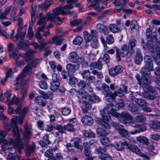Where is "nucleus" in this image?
Segmentation results:
<instances>
[{"mask_svg": "<svg viewBox=\"0 0 160 160\" xmlns=\"http://www.w3.org/2000/svg\"><path fill=\"white\" fill-rule=\"evenodd\" d=\"M14 34V30L12 31V32L9 36L12 40L16 43L19 41L18 43V47L19 49H24L26 52V53L22 54L20 53V56L23 58H26V60L27 62H29L31 59V55L35 53L34 51L30 49L27 46L26 43H24L22 42V40L24 39L26 34L25 32H23L21 33L17 32L15 37H14L13 36Z\"/></svg>", "mask_w": 160, "mask_h": 160, "instance_id": "nucleus-1", "label": "nucleus"}, {"mask_svg": "<svg viewBox=\"0 0 160 160\" xmlns=\"http://www.w3.org/2000/svg\"><path fill=\"white\" fill-rule=\"evenodd\" d=\"M73 7V4H70L65 5L63 7L57 8L53 11V14L48 13L46 16V18L48 20H50L52 21L54 19H56L60 22V23L57 24H60L62 19L59 17H57V16L60 14L64 15L71 14V12L70 10L72 9Z\"/></svg>", "mask_w": 160, "mask_h": 160, "instance_id": "nucleus-2", "label": "nucleus"}, {"mask_svg": "<svg viewBox=\"0 0 160 160\" xmlns=\"http://www.w3.org/2000/svg\"><path fill=\"white\" fill-rule=\"evenodd\" d=\"M41 60L40 58L36 59L31 64H28L26 66L21 73L17 78L15 84L17 87H18L19 86L24 87V83H23L22 80L26 76V73L30 71L32 68H36L38 65Z\"/></svg>", "mask_w": 160, "mask_h": 160, "instance_id": "nucleus-3", "label": "nucleus"}, {"mask_svg": "<svg viewBox=\"0 0 160 160\" xmlns=\"http://www.w3.org/2000/svg\"><path fill=\"white\" fill-rule=\"evenodd\" d=\"M28 109L27 108H24L21 111L20 117L15 116L11 119V122L12 126V128L13 129V132L17 134L18 137H19V131L17 122H18V124L20 125L22 124L23 118L25 114L28 112Z\"/></svg>", "mask_w": 160, "mask_h": 160, "instance_id": "nucleus-4", "label": "nucleus"}, {"mask_svg": "<svg viewBox=\"0 0 160 160\" xmlns=\"http://www.w3.org/2000/svg\"><path fill=\"white\" fill-rule=\"evenodd\" d=\"M158 45H156L153 41L148 42V48L152 52L156 54V57L154 58L156 63L160 65V38L158 40Z\"/></svg>", "mask_w": 160, "mask_h": 160, "instance_id": "nucleus-5", "label": "nucleus"}, {"mask_svg": "<svg viewBox=\"0 0 160 160\" xmlns=\"http://www.w3.org/2000/svg\"><path fill=\"white\" fill-rule=\"evenodd\" d=\"M40 17L41 18L40 20L38 22V24L40 26L38 28V32L35 34V37L40 43H42L44 41V39L42 37V36L40 32H43L46 24V19L43 18V14L40 13Z\"/></svg>", "mask_w": 160, "mask_h": 160, "instance_id": "nucleus-6", "label": "nucleus"}, {"mask_svg": "<svg viewBox=\"0 0 160 160\" xmlns=\"http://www.w3.org/2000/svg\"><path fill=\"white\" fill-rule=\"evenodd\" d=\"M116 57L118 58V61H119L120 57H124L128 56L129 54H132L134 52V50H132L127 44H124L121 47L119 51V49L116 48Z\"/></svg>", "mask_w": 160, "mask_h": 160, "instance_id": "nucleus-7", "label": "nucleus"}, {"mask_svg": "<svg viewBox=\"0 0 160 160\" xmlns=\"http://www.w3.org/2000/svg\"><path fill=\"white\" fill-rule=\"evenodd\" d=\"M142 87L145 91L143 93V95L145 98L152 100H153L156 98V97L155 95L150 94L149 93L145 91L146 90L149 92L153 94L155 92V91L154 88L152 87L148 84H143Z\"/></svg>", "mask_w": 160, "mask_h": 160, "instance_id": "nucleus-8", "label": "nucleus"}, {"mask_svg": "<svg viewBox=\"0 0 160 160\" xmlns=\"http://www.w3.org/2000/svg\"><path fill=\"white\" fill-rule=\"evenodd\" d=\"M115 117L118 118L120 122L125 124L130 123L132 120V117L126 111L122 112L121 114L117 113Z\"/></svg>", "mask_w": 160, "mask_h": 160, "instance_id": "nucleus-9", "label": "nucleus"}, {"mask_svg": "<svg viewBox=\"0 0 160 160\" xmlns=\"http://www.w3.org/2000/svg\"><path fill=\"white\" fill-rule=\"evenodd\" d=\"M141 72L142 76V81H143V83L145 84H150L151 82L152 76L148 69L142 67L141 69Z\"/></svg>", "mask_w": 160, "mask_h": 160, "instance_id": "nucleus-10", "label": "nucleus"}, {"mask_svg": "<svg viewBox=\"0 0 160 160\" xmlns=\"http://www.w3.org/2000/svg\"><path fill=\"white\" fill-rule=\"evenodd\" d=\"M110 118L109 115H102V119L96 118L95 119L96 122L105 128L108 129L110 128V125L108 123V121Z\"/></svg>", "mask_w": 160, "mask_h": 160, "instance_id": "nucleus-11", "label": "nucleus"}, {"mask_svg": "<svg viewBox=\"0 0 160 160\" xmlns=\"http://www.w3.org/2000/svg\"><path fill=\"white\" fill-rule=\"evenodd\" d=\"M146 35L147 38L148 39H150V40H148L147 43V46L148 47V41H153L155 42L156 45H158V40L160 38H157V33L156 32H153L152 35V31L150 28H148L146 31Z\"/></svg>", "mask_w": 160, "mask_h": 160, "instance_id": "nucleus-12", "label": "nucleus"}, {"mask_svg": "<svg viewBox=\"0 0 160 160\" xmlns=\"http://www.w3.org/2000/svg\"><path fill=\"white\" fill-rule=\"evenodd\" d=\"M6 135V133L5 131L0 130V144L2 143L3 144L14 145L15 141H14L11 138H9L7 140H5L4 138Z\"/></svg>", "mask_w": 160, "mask_h": 160, "instance_id": "nucleus-13", "label": "nucleus"}, {"mask_svg": "<svg viewBox=\"0 0 160 160\" xmlns=\"http://www.w3.org/2000/svg\"><path fill=\"white\" fill-rule=\"evenodd\" d=\"M104 64L102 58H100L97 62H93L91 63L90 65V69H92L94 68H96L98 70H101L102 69Z\"/></svg>", "mask_w": 160, "mask_h": 160, "instance_id": "nucleus-14", "label": "nucleus"}, {"mask_svg": "<svg viewBox=\"0 0 160 160\" xmlns=\"http://www.w3.org/2000/svg\"><path fill=\"white\" fill-rule=\"evenodd\" d=\"M117 110L116 107L111 104H108L106 108L104 110V112H108L109 114H111L114 117L117 115L116 110Z\"/></svg>", "mask_w": 160, "mask_h": 160, "instance_id": "nucleus-15", "label": "nucleus"}, {"mask_svg": "<svg viewBox=\"0 0 160 160\" xmlns=\"http://www.w3.org/2000/svg\"><path fill=\"white\" fill-rule=\"evenodd\" d=\"M13 133L15 135L14 137H15L16 139L15 144L14 145L15 146V149L17 151L19 154H21L22 153L21 149L23 148V146L21 144L19 145V142H20V133L19 134V137H18L17 134L13 132Z\"/></svg>", "mask_w": 160, "mask_h": 160, "instance_id": "nucleus-16", "label": "nucleus"}, {"mask_svg": "<svg viewBox=\"0 0 160 160\" xmlns=\"http://www.w3.org/2000/svg\"><path fill=\"white\" fill-rule=\"evenodd\" d=\"M144 58L146 66L144 67L147 68L149 71V70H152L153 68V66L151 57L148 55H145Z\"/></svg>", "mask_w": 160, "mask_h": 160, "instance_id": "nucleus-17", "label": "nucleus"}, {"mask_svg": "<svg viewBox=\"0 0 160 160\" xmlns=\"http://www.w3.org/2000/svg\"><path fill=\"white\" fill-rule=\"evenodd\" d=\"M97 30L99 32L103 33L106 35H107L109 34V31L106 26L102 24L99 23L96 26Z\"/></svg>", "mask_w": 160, "mask_h": 160, "instance_id": "nucleus-18", "label": "nucleus"}, {"mask_svg": "<svg viewBox=\"0 0 160 160\" xmlns=\"http://www.w3.org/2000/svg\"><path fill=\"white\" fill-rule=\"evenodd\" d=\"M68 59L72 63H76L79 60V57L75 52H70L68 55Z\"/></svg>", "mask_w": 160, "mask_h": 160, "instance_id": "nucleus-19", "label": "nucleus"}, {"mask_svg": "<svg viewBox=\"0 0 160 160\" xmlns=\"http://www.w3.org/2000/svg\"><path fill=\"white\" fill-rule=\"evenodd\" d=\"M0 118L2 120H5L4 122V125L5 126V129L8 132L12 128V124L10 125L9 124L7 121H8V118L3 114V113H0Z\"/></svg>", "mask_w": 160, "mask_h": 160, "instance_id": "nucleus-20", "label": "nucleus"}, {"mask_svg": "<svg viewBox=\"0 0 160 160\" xmlns=\"http://www.w3.org/2000/svg\"><path fill=\"white\" fill-rule=\"evenodd\" d=\"M102 89L103 90L102 93L106 97L110 96L111 98V91L109 90V87L105 83H103L101 86Z\"/></svg>", "mask_w": 160, "mask_h": 160, "instance_id": "nucleus-21", "label": "nucleus"}, {"mask_svg": "<svg viewBox=\"0 0 160 160\" xmlns=\"http://www.w3.org/2000/svg\"><path fill=\"white\" fill-rule=\"evenodd\" d=\"M108 28L109 31V33L111 31L113 33H116L122 31L118 26L115 23L110 24L108 26Z\"/></svg>", "mask_w": 160, "mask_h": 160, "instance_id": "nucleus-22", "label": "nucleus"}, {"mask_svg": "<svg viewBox=\"0 0 160 160\" xmlns=\"http://www.w3.org/2000/svg\"><path fill=\"white\" fill-rule=\"evenodd\" d=\"M62 39L60 37L57 36L53 37L50 40L48 43V44L53 43L57 45H60L62 43Z\"/></svg>", "mask_w": 160, "mask_h": 160, "instance_id": "nucleus-23", "label": "nucleus"}, {"mask_svg": "<svg viewBox=\"0 0 160 160\" xmlns=\"http://www.w3.org/2000/svg\"><path fill=\"white\" fill-rule=\"evenodd\" d=\"M128 143L125 141H120L116 142L114 145L115 148L117 150L121 151L123 150L125 146H128Z\"/></svg>", "mask_w": 160, "mask_h": 160, "instance_id": "nucleus-24", "label": "nucleus"}, {"mask_svg": "<svg viewBox=\"0 0 160 160\" xmlns=\"http://www.w3.org/2000/svg\"><path fill=\"white\" fill-rule=\"evenodd\" d=\"M134 128L135 132L133 133V134L144 131L146 130L147 127L146 126L144 125L137 124L134 126Z\"/></svg>", "mask_w": 160, "mask_h": 160, "instance_id": "nucleus-25", "label": "nucleus"}, {"mask_svg": "<svg viewBox=\"0 0 160 160\" xmlns=\"http://www.w3.org/2000/svg\"><path fill=\"white\" fill-rule=\"evenodd\" d=\"M82 123L84 124L90 125L92 123L93 119L90 116H85L82 118Z\"/></svg>", "mask_w": 160, "mask_h": 160, "instance_id": "nucleus-26", "label": "nucleus"}, {"mask_svg": "<svg viewBox=\"0 0 160 160\" xmlns=\"http://www.w3.org/2000/svg\"><path fill=\"white\" fill-rule=\"evenodd\" d=\"M89 7H92L93 9L98 12H101L102 10L105 9V8L103 6L100 7L98 3H95L90 4L89 6Z\"/></svg>", "mask_w": 160, "mask_h": 160, "instance_id": "nucleus-27", "label": "nucleus"}, {"mask_svg": "<svg viewBox=\"0 0 160 160\" xmlns=\"http://www.w3.org/2000/svg\"><path fill=\"white\" fill-rule=\"evenodd\" d=\"M22 102V100L20 98H18L16 96H14L8 102V104L11 105L17 104L18 105H21Z\"/></svg>", "mask_w": 160, "mask_h": 160, "instance_id": "nucleus-28", "label": "nucleus"}, {"mask_svg": "<svg viewBox=\"0 0 160 160\" xmlns=\"http://www.w3.org/2000/svg\"><path fill=\"white\" fill-rule=\"evenodd\" d=\"M143 59L142 56L141 54V51H138L134 57L135 62L137 64H140Z\"/></svg>", "mask_w": 160, "mask_h": 160, "instance_id": "nucleus-29", "label": "nucleus"}, {"mask_svg": "<svg viewBox=\"0 0 160 160\" xmlns=\"http://www.w3.org/2000/svg\"><path fill=\"white\" fill-rule=\"evenodd\" d=\"M25 131L23 134V139L25 140H28L32 135V133L30 130L28 128L27 125H26L24 127Z\"/></svg>", "mask_w": 160, "mask_h": 160, "instance_id": "nucleus-30", "label": "nucleus"}, {"mask_svg": "<svg viewBox=\"0 0 160 160\" xmlns=\"http://www.w3.org/2000/svg\"><path fill=\"white\" fill-rule=\"evenodd\" d=\"M124 96V92L122 90V88H119L117 91H115L111 94V98L113 99L117 96H118L119 97H123Z\"/></svg>", "mask_w": 160, "mask_h": 160, "instance_id": "nucleus-31", "label": "nucleus"}, {"mask_svg": "<svg viewBox=\"0 0 160 160\" xmlns=\"http://www.w3.org/2000/svg\"><path fill=\"white\" fill-rule=\"evenodd\" d=\"M30 44L33 46L35 49H38L39 51H41L44 48V47L47 45V43L46 42H42L41 43V44L40 45H39L36 43L32 42L30 43Z\"/></svg>", "mask_w": 160, "mask_h": 160, "instance_id": "nucleus-32", "label": "nucleus"}, {"mask_svg": "<svg viewBox=\"0 0 160 160\" xmlns=\"http://www.w3.org/2000/svg\"><path fill=\"white\" fill-rule=\"evenodd\" d=\"M80 23V21L79 20H74L71 22L70 24L72 27H74L77 26V28L74 29L73 31L75 32H77L80 31V28L79 27V24Z\"/></svg>", "mask_w": 160, "mask_h": 160, "instance_id": "nucleus-33", "label": "nucleus"}, {"mask_svg": "<svg viewBox=\"0 0 160 160\" xmlns=\"http://www.w3.org/2000/svg\"><path fill=\"white\" fill-rule=\"evenodd\" d=\"M100 141L102 144L105 147H109L112 145L110 143V141L107 137H102L100 139Z\"/></svg>", "mask_w": 160, "mask_h": 160, "instance_id": "nucleus-34", "label": "nucleus"}, {"mask_svg": "<svg viewBox=\"0 0 160 160\" xmlns=\"http://www.w3.org/2000/svg\"><path fill=\"white\" fill-rule=\"evenodd\" d=\"M35 101L36 103L44 107L46 105V103L42 97L41 96H38L35 98Z\"/></svg>", "mask_w": 160, "mask_h": 160, "instance_id": "nucleus-35", "label": "nucleus"}, {"mask_svg": "<svg viewBox=\"0 0 160 160\" xmlns=\"http://www.w3.org/2000/svg\"><path fill=\"white\" fill-rule=\"evenodd\" d=\"M137 141L143 144L147 145L148 142L149 140L146 137L143 136H140L136 138Z\"/></svg>", "mask_w": 160, "mask_h": 160, "instance_id": "nucleus-36", "label": "nucleus"}, {"mask_svg": "<svg viewBox=\"0 0 160 160\" xmlns=\"http://www.w3.org/2000/svg\"><path fill=\"white\" fill-rule=\"evenodd\" d=\"M35 149V143L33 142L32 146H30L27 148L26 152V156L27 157L29 156L30 153L33 152L34 151Z\"/></svg>", "mask_w": 160, "mask_h": 160, "instance_id": "nucleus-37", "label": "nucleus"}, {"mask_svg": "<svg viewBox=\"0 0 160 160\" xmlns=\"http://www.w3.org/2000/svg\"><path fill=\"white\" fill-rule=\"evenodd\" d=\"M33 23L32 22H30L28 35L29 39H31L33 37L34 32L32 30Z\"/></svg>", "mask_w": 160, "mask_h": 160, "instance_id": "nucleus-38", "label": "nucleus"}, {"mask_svg": "<svg viewBox=\"0 0 160 160\" xmlns=\"http://www.w3.org/2000/svg\"><path fill=\"white\" fill-rule=\"evenodd\" d=\"M128 147L129 150L137 154H139L141 152L140 149L136 146L128 145Z\"/></svg>", "mask_w": 160, "mask_h": 160, "instance_id": "nucleus-39", "label": "nucleus"}, {"mask_svg": "<svg viewBox=\"0 0 160 160\" xmlns=\"http://www.w3.org/2000/svg\"><path fill=\"white\" fill-rule=\"evenodd\" d=\"M60 86L59 82H51L50 83V89L53 91H55Z\"/></svg>", "mask_w": 160, "mask_h": 160, "instance_id": "nucleus-40", "label": "nucleus"}, {"mask_svg": "<svg viewBox=\"0 0 160 160\" xmlns=\"http://www.w3.org/2000/svg\"><path fill=\"white\" fill-rule=\"evenodd\" d=\"M137 42V41L136 39L132 38L129 40L128 46L132 50H134V48L136 47Z\"/></svg>", "mask_w": 160, "mask_h": 160, "instance_id": "nucleus-41", "label": "nucleus"}, {"mask_svg": "<svg viewBox=\"0 0 160 160\" xmlns=\"http://www.w3.org/2000/svg\"><path fill=\"white\" fill-rule=\"evenodd\" d=\"M81 96L83 102L89 99L90 96L86 92L83 90L81 91Z\"/></svg>", "mask_w": 160, "mask_h": 160, "instance_id": "nucleus-42", "label": "nucleus"}, {"mask_svg": "<svg viewBox=\"0 0 160 160\" xmlns=\"http://www.w3.org/2000/svg\"><path fill=\"white\" fill-rule=\"evenodd\" d=\"M40 94L42 95L43 98L48 99H52L53 98V95L52 92L48 94L42 91Z\"/></svg>", "mask_w": 160, "mask_h": 160, "instance_id": "nucleus-43", "label": "nucleus"}, {"mask_svg": "<svg viewBox=\"0 0 160 160\" xmlns=\"http://www.w3.org/2000/svg\"><path fill=\"white\" fill-rule=\"evenodd\" d=\"M83 37L87 42H90L92 39V37L88 32L84 31L83 32Z\"/></svg>", "mask_w": 160, "mask_h": 160, "instance_id": "nucleus-44", "label": "nucleus"}, {"mask_svg": "<svg viewBox=\"0 0 160 160\" xmlns=\"http://www.w3.org/2000/svg\"><path fill=\"white\" fill-rule=\"evenodd\" d=\"M83 135L86 137L94 138L95 137V134L90 130H84Z\"/></svg>", "mask_w": 160, "mask_h": 160, "instance_id": "nucleus-45", "label": "nucleus"}, {"mask_svg": "<svg viewBox=\"0 0 160 160\" xmlns=\"http://www.w3.org/2000/svg\"><path fill=\"white\" fill-rule=\"evenodd\" d=\"M97 132L100 136L102 137L105 136L108 134V132L105 130L101 128H98Z\"/></svg>", "mask_w": 160, "mask_h": 160, "instance_id": "nucleus-46", "label": "nucleus"}, {"mask_svg": "<svg viewBox=\"0 0 160 160\" xmlns=\"http://www.w3.org/2000/svg\"><path fill=\"white\" fill-rule=\"evenodd\" d=\"M66 68L69 73L71 72L72 73V72H74L75 67L73 64L71 63L67 64Z\"/></svg>", "mask_w": 160, "mask_h": 160, "instance_id": "nucleus-47", "label": "nucleus"}, {"mask_svg": "<svg viewBox=\"0 0 160 160\" xmlns=\"http://www.w3.org/2000/svg\"><path fill=\"white\" fill-rule=\"evenodd\" d=\"M91 36L92 37L93 40H97L98 38V33L96 30H92L91 31Z\"/></svg>", "mask_w": 160, "mask_h": 160, "instance_id": "nucleus-48", "label": "nucleus"}, {"mask_svg": "<svg viewBox=\"0 0 160 160\" xmlns=\"http://www.w3.org/2000/svg\"><path fill=\"white\" fill-rule=\"evenodd\" d=\"M128 109L132 112H135L138 110L137 107L133 103H131L128 105Z\"/></svg>", "mask_w": 160, "mask_h": 160, "instance_id": "nucleus-49", "label": "nucleus"}, {"mask_svg": "<svg viewBox=\"0 0 160 160\" xmlns=\"http://www.w3.org/2000/svg\"><path fill=\"white\" fill-rule=\"evenodd\" d=\"M136 103L141 107H142L146 104V102L144 100L141 99H137L135 100Z\"/></svg>", "mask_w": 160, "mask_h": 160, "instance_id": "nucleus-50", "label": "nucleus"}, {"mask_svg": "<svg viewBox=\"0 0 160 160\" xmlns=\"http://www.w3.org/2000/svg\"><path fill=\"white\" fill-rule=\"evenodd\" d=\"M114 41V39L112 35H108L106 38V42L108 44H112Z\"/></svg>", "mask_w": 160, "mask_h": 160, "instance_id": "nucleus-51", "label": "nucleus"}, {"mask_svg": "<svg viewBox=\"0 0 160 160\" xmlns=\"http://www.w3.org/2000/svg\"><path fill=\"white\" fill-rule=\"evenodd\" d=\"M124 106V103L123 100L122 99H120L118 100V102L116 104L115 107H116V108L117 110L122 108Z\"/></svg>", "mask_w": 160, "mask_h": 160, "instance_id": "nucleus-52", "label": "nucleus"}, {"mask_svg": "<svg viewBox=\"0 0 160 160\" xmlns=\"http://www.w3.org/2000/svg\"><path fill=\"white\" fill-rule=\"evenodd\" d=\"M71 109L65 107L62 110V114L64 116H67L71 112Z\"/></svg>", "mask_w": 160, "mask_h": 160, "instance_id": "nucleus-53", "label": "nucleus"}, {"mask_svg": "<svg viewBox=\"0 0 160 160\" xmlns=\"http://www.w3.org/2000/svg\"><path fill=\"white\" fill-rule=\"evenodd\" d=\"M78 82V79L73 76L69 77V84L71 85L75 84Z\"/></svg>", "mask_w": 160, "mask_h": 160, "instance_id": "nucleus-54", "label": "nucleus"}, {"mask_svg": "<svg viewBox=\"0 0 160 160\" xmlns=\"http://www.w3.org/2000/svg\"><path fill=\"white\" fill-rule=\"evenodd\" d=\"M149 126L151 128L159 129L160 128V124L158 123H154L151 122L149 124Z\"/></svg>", "mask_w": 160, "mask_h": 160, "instance_id": "nucleus-55", "label": "nucleus"}, {"mask_svg": "<svg viewBox=\"0 0 160 160\" xmlns=\"http://www.w3.org/2000/svg\"><path fill=\"white\" fill-rule=\"evenodd\" d=\"M90 72L88 70H85L82 73V78L86 79L90 76Z\"/></svg>", "mask_w": 160, "mask_h": 160, "instance_id": "nucleus-56", "label": "nucleus"}, {"mask_svg": "<svg viewBox=\"0 0 160 160\" xmlns=\"http://www.w3.org/2000/svg\"><path fill=\"white\" fill-rule=\"evenodd\" d=\"M135 120L138 122H144L146 121V118L141 115L137 116L135 117Z\"/></svg>", "mask_w": 160, "mask_h": 160, "instance_id": "nucleus-57", "label": "nucleus"}, {"mask_svg": "<svg viewBox=\"0 0 160 160\" xmlns=\"http://www.w3.org/2000/svg\"><path fill=\"white\" fill-rule=\"evenodd\" d=\"M118 132L123 137H126L128 134L127 131L122 128Z\"/></svg>", "mask_w": 160, "mask_h": 160, "instance_id": "nucleus-58", "label": "nucleus"}, {"mask_svg": "<svg viewBox=\"0 0 160 160\" xmlns=\"http://www.w3.org/2000/svg\"><path fill=\"white\" fill-rule=\"evenodd\" d=\"M90 100L94 103L98 102L100 100L99 97L96 95H93L91 97Z\"/></svg>", "mask_w": 160, "mask_h": 160, "instance_id": "nucleus-59", "label": "nucleus"}, {"mask_svg": "<svg viewBox=\"0 0 160 160\" xmlns=\"http://www.w3.org/2000/svg\"><path fill=\"white\" fill-rule=\"evenodd\" d=\"M39 85L40 88L43 89H46L48 88V85L45 81H41L39 83Z\"/></svg>", "mask_w": 160, "mask_h": 160, "instance_id": "nucleus-60", "label": "nucleus"}, {"mask_svg": "<svg viewBox=\"0 0 160 160\" xmlns=\"http://www.w3.org/2000/svg\"><path fill=\"white\" fill-rule=\"evenodd\" d=\"M64 128L65 130L68 131H73V126L72 124L68 123L67 125L64 126Z\"/></svg>", "mask_w": 160, "mask_h": 160, "instance_id": "nucleus-61", "label": "nucleus"}, {"mask_svg": "<svg viewBox=\"0 0 160 160\" xmlns=\"http://www.w3.org/2000/svg\"><path fill=\"white\" fill-rule=\"evenodd\" d=\"M112 125L113 127L116 128V129L118 131L123 126L121 125L119 123L114 122H112Z\"/></svg>", "mask_w": 160, "mask_h": 160, "instance_id": "nucleus-62", "label": "nucleus"}, {"mask_svg": "<svg viewBox=\"0 0 160 160\" xmlns=\"http://www.w3.org/2000/svg\"><path fill=\"white\" fill-rule=\"evenodd\" d=\"M100 158L102 160H111V157L108 154H103L100 156Z\"/></svg>", "mask_w": 160, "mask_h": 160, "instance_id": "nucleus-63", "label": "nucleus"}, {"mask_svg": "<svg viewBox=\"0 0 160 160\" xmlns=\"http://www.w3.org/2000/svg\"><path fill=\"white\" fill-rule=\"evenodd\" d=\"M92 73L94 75H97L98 78H103V76L101 72H98L96 70H93L92 72Z\"/></svg>", "mask_w": 160, "mask_h": 160, "instance_id": "nucleus-64", "label": "nucleus"}]
</instances>
